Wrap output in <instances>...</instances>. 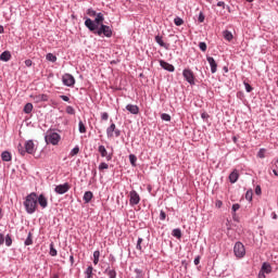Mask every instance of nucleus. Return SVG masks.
<instances>
[{"label": "nucleus", "instance_id": "57", "mask_svg": "<svg viewBox=\"0 0 278 278\" xmlns=\"http://www.w3.org/2000/svg\"><path fill=\"white\" fill-rule=\"evenodd\" d=\"M24 63H25V66H27V67H29V66H31V64H34V62L29 59H27Z\"/></svg>", "mask_w": 278, "mask_h": 278}, {"label": "nucleus", "instance_id": "55", "mask_svg": "<svg viewBox=\"0 0 278 278\" xmlns=\"http://www.w3.org/2000/svg\"><path fill=\"white\" fill-rule=\"evenodd\" d=\"M255 194H257V195L262 194V187L256 186V188H255Z\"/></svg>", "mask_w": 278, "mask_h": 278}, {"label": "nucleus", "instance_id": "32", "mask_svg": "<svg viewBox=\"0 0 278 278\" xmlns=\"http://www.w3.org/2000/svg\"><path fill=\"white\" fill-rule=\"evenodd\" d=\"M174 24L176 25V27H181V25H184V18L176 16L174 18Z\"/></svg>", "mask_w": 278, "mask_h": 278}, {"label": "nucleus", "instance_id": "18", "mask_svg": "<svg viewBox=\"0 0 278 278\" xmlns=\"http://www.w3.org/2000/svg\"><path fill=\"white\" fill-rule=\"evenodd\" d=\"M240 179V174L238 173V169H233L229 175V181L230 184H236Z\"/></svg>", "mask_w": 278, "mask_h": 278}, {"label": "nucleus", "instance_id": "27", "mask_svg": "<svg viewBox=\"0 0 278 278\" xmlns=\"http://www.w3.org/2000/svg\"><path fill=\"white\" fill-rule=\"evenodd\" d=\"M25 247H31L34 244L33 235L28 232L26 240L24 241Z\"/></svg>", "mask_w": 278, "mask_h": 278}, {"label": "nucleus", "instance_id": "14", "mask_svg": "<svg viewBox=\"0 0 278 278\" xmlns=\"http://www.w3.org/2000/svg\"><path fill=\"white\" fill-rule=\"evenodd\" d=\"M160 66L161 68H164V71H167L168 73H175V65L164 61V60H160Z\"/></svg>", "mask_w": 278, "mask_h": 278}, {"label": "nucleus", "instance_id": "61", "mask_svg": "<svg viewBox=\"0 0 278 278\" xmlns=\"http://www.w3.org/2000/svg\"><path fill=\"white\" fill-rule=\"evenodd\" d=\"M217 8H225V2L223 1L217 2Z\"/></svg>", "mask_w": 278, "mask_h": 278}, {"label": "nucleus", "instance_id": "16", "mask_svg": "<svg viewBox=\"0 0 278 278\" xmlns=\"http://www.w3.org/2000/svg\"><path fill=\"white\" fill-rule=\"evenodd\" d=\"M206 62L210 64L211 73H216L218 71V63L212 56H206Z\"/></svg>", "mask_w": 278, "mask_h": 278}, {"label": "nucleus", "instance_id": "58", "mask_svg": "<svg viewBox=\"0 0 278 278\" xmlns=\"http://www.w3.org/2000/svg\"><path fill=\"white\" fill-rule=\"evenodd\" d=\"M201 118H203V121L210 118V115L207 113H201Z\"/></svg>", "mask_w": 278, "mask_h": 278}, {"label": "nucleus", "instance_id": "46", "mask_svg": "<svg viewBox=\"0 0 278 278\" xmlns=\"http://www.w3.org/2000/svg\"><path fill=\"white\" fill-rule=\"evenodd\" d=\"M87 14H88V16L93 17V16H97V11H94L93 9H88Z\"/></svg>", "mask_w": 278, "mask_h": 278}, {"label": "nucleus", "instance_id": "34", "mask_svg": "<svg viewBox=\"0 0 278 278\" xmlns=\"http://www.w3.org/2000/svg\"><path fill=\"white\" fill-rule=\"evenodd\" d=\"M78 131L79 134H86V125H84L83 121H79L78 123Z\"/></svg>", "mask_w": 278, "mask_h": 278}, {"label": "nucleus", "instance_id": "35", "mask_svg": "<svg viewBox=\"0 0 278 278\" xmlns=\"http://www.w3.org/2000/svg\"><path fill=\"white\" fill-rule=\"evenodd\" d=\"M50 255L51 257H55L58 255V250H55V247L53 245V243H50Z\"/></svg>", "mask_w": 278, "mask_h": 278}, {"label": "nucleus", "instance_id": "25", "mask_svg": "<svg viewBox=\"0 0 278 278\" xmlns=\"http://www.w3.org/2000/svg\"><path fill=\"white\" fill-rule=\"evenodd\" d=\"M93 271L94 267H92V265H89L85 270V278H92Z\"/></svg>", "mask_w": 278, "mask_h": 278}, {"label": "nucleus", "instance_id": "19", "mask_svg": "<svg viewBox=\"0 0 278 278\" xmlns=\"http://www.w3.org/2000/svg\"><path fill=\"white\" fill-rule=\"evenodd\" d=\"M261 270L265 273L266 275H270L273 273V266L269 265V263H263Z\"/></svg>", "mask_w": 278, "mask_h": 278}, {"label": "nucleus", "instance_id": "11", "mask_svg": "<svg viewBox=\"0 0 278 278\" xmlns=\"http://www.w3.org/2000/svg\"><path fill=\"white\" fill-rule=\"evenodd\" d=\"M98 152L100 153L101 157H105L106 162H112L113 153H108V149L105 146H99Z\"/></svg>", "mask_w": 278, "mask_h": 278}, {"label": "nucleus", "instance_id": "15", "mask_svg": "<svg viewBox=\"0 0 278 278\" xmlns=\"http://www.w3.org/2000/svg\"><path fill=\"white\" fill-rule=\"evenodd\" d=\"M35 103H42L49 101V96L46 93L30 96Z\"/></svg>", "mask_w": 278, "mask_h": 278}, {"label": "nucleus", "instance_id": "21", "mask_svg": "<svg viewBox=\"0 0 278 278\" xmlns=\"http://www.w3.org/2000/svg\"><path fill=\"white\" fill-rule=\"evenodd\" d=\"M1 160L2 162H12V153L10 151H3L1 153Z\"/></svg>", "mask_w": 278, "mask_h": 278}, {"label": "nucleus", "instance_id": "24", "mask_svg": "<svg viewBox=\"0 0 278 278\" xmlns=\"http://www.w3.org/2000/svg\"><path fill=\"white\" fill-rule=\"evenodd\" d=\"M104 275H108L109 278H116V269H111L110 266L104 270Z\"/></svg>", "mask_w": 278, "mask_h": 278}, {"label": "nucleus", "instance_id": "49", "mask_svg": "<svg viewBox=\"0 0 278 278\" xmlns=\"http://www.w3.org/2000/svg\"><path fill=\"white\" fill-rule=\"evenodd\" d=\"M160 220H166V212L164 211L160 212Z\"/></svg>", "mask_w": 278, "mask_h": 278}, {"label": "nucleus", "instance_id": "8", "mask_svg": "<svg viewBox=\"0 0 278 278\" xmlns=\"http://www.w3.org/2000/svg\"><path fill=\"white\" fill-rule=\"evenodd\" d=\"M233 253L236 257H242L243 255H247V250L244 249V244H242V242H237L233 247Z\"/></svg>", "mask_w": 278, "mask_h": 278}, {"label": "nucleus", "instance_id": "9", "mask_svg": "<svg viewBox=\"0 0 278 278\" xmlns=\"http://www.w3.org/2000/svg\"><path fill=\"white\" fill-rule=\"evenodd\" d=\"M63 86H67V88H73L75 86V77L71 74H64L62 76Z\"/></svg>", "mask_w": 278, "mask_h": 278}, {"label": "nucleus", "instance_id": "51", "mask_svg": "<svg viewBox=\"0 0 278 278\" xmlns=\"http://www.w3.org/2000/svg\"><path fill=\"white\" fill-rule=\"evenodd\" d=\"M193 264H194L195 266H199V264H201V256H197V257L194 258V261H193Z\"/></svg>", "mask_w": 278, "mask_h": 278}, {"label": "nucleus", "instance_id": "52", "mask_svg": "<svg viewBox=\"0 0 278 278\" xmlns=\"http://www.w3.org/2000/svg\"><path fill=\"white\" fill-rule=\"evenodd\" d=\"M238 210H240V204H232V212H238Z\"/></svg>", "mask_w": 278, "mask_h": 278}, {"label": "nucleus", "instance_id": "50", "mask_svg": "<svg viewBox=\"0 0 278 278\" xmlns=\"http://www.w3.org/2000/svg\"><path fill=\"white\" fill-rule=\"evenodd\" d=\"M101 118L102 121H108V118H110V114H108V112L101 113Z\"/></svg>", "mask_w": 278, "mask_h": 278}, {"label": "nucleus", "instance_id": "47", "mask_svg": "<svg viewBox=\"0 0 278 278\" xmlns=\"http://www.w3.org/2000/svg\"><path fill=\"white\" fill-rule=\"evenodd\" d=\"M198 21L199 23H203L205 21V15L203 14V12H200Z\"/></svg>", "mask_w": 278, "mask_h": 278}, {"label": "nucleus", "instance_id": "12", "mask_svg": "<svg viewBox=\"0 0 278 278\" xmlns=\"http://www.w3.org/2000/svg\"><path fill=\"white\" fill-rule=\"evenodd\" d=\"M40 205L41 210H47V207H49V200L47 199V197H45V194H39L37 195V205Z\"/></svg>", "mask_w": 278, "mask_h": 278}, {"label": "nucleus", "instance_id": "2", "mask_svg": "<svg viewBox=\"0 0 278 278\" xmlns=\"http://www.w3.org/2000/svg\"><path fill=\"white\" fill-rule=\"evenodd\" d=\"M105 17L103 16V13H97L94 21H92L89 17H86L85 27H87L89 31H97V29H99V25H103Z\"/></svg>", "mask_w": 278, "mask_h": 278}, {"label": "nucleus", "instance_id": "23", "mask_svg": "<svg viewBox=\"0 0 278 278\" xmlns=\"http://www.w3.org/2000/svg\"><path fill=\"white\" fill-rule=\"evenodd\" d=\"M93 197H94V194L92 193V191H86L84 193L83 201H85V203H90V201H92Z\"/></svg>", "mask_w": 278, "mask_h": 278}, {"label": "nucleus", "instance_id": "36", "mask_svg": "<svg viewBox=\"0 0 278 278\" xmlns=\"http://www.w3.org/2000/svg\"><path fill=\"white\" fill-rule=\"evenodd\" d=\"M65 112L71 116H75V108H73L72 105L66 106Z\"/></svg>", "mask_w": 278, "mask_h": 278}, {"label": "nucleus", "instance_id": "20", "mask_svg": "<svg viewBox=\"0 0 278 278\" xmlns=\"http://www.w3.org/2000/svg\"><path fill=\"white\" fill-rule=\"evenodd\" d=\"M154 40H155L156 45L163 47V49H168V43L164 42V39H162V36L156 35L154 37Z\"/></svg>", "mask_w": 278, "mask_h": 278}, {"label": "nucleus", "instance_id": "13", "mask_svg": "<svg viewBox=\"0 0 278 278\" xmlns=\"http://www.w3.org/2000/svg\"><path fill=\"white\" fill-rule=\"evenodd\" d=\"M70 189L71 187L68 186V182H65L63 185H58L54 188V192H56V194H66V192H68Z\"/></svg>", "mask_w": 278, "mask_h": 278}, {"label": "nucleus", "instance_id": "33", "mask_svg": "<svg viewBox=\"0 0 278 278\" xmlns=\"http://www.w3.org/2000/svg\"><path fill=\"white\" fill-rule=\"evenodd\" d=\"M257 157H260V160H264V157H266V149L265 148H261L258 150Z\"/></svg>", "mask_w": 278, "mask_h": 278}, {"label": "nucleus", "instance_id": "41", "mask_svg": "<svg viewBox=\"0 0 278 278\" xmlns=\"http://www.w3.org/2000/svg\"><path fill=\"white\" fill-rule=\"evenodd\" d=\"M161 118L166 123H170V115L168 113L161 114Z\"/></svg>", "mask_w": 278, "mask_h": 278}, {"label": "nucleus", "instance_id": "39", "mask_svg": "<svg viewBox=\"0 0 278 278\" xmlns=\"http://www.w3.org/2000/svg\"><path fill=\"white\" fill-rule=\"evenodd\" d=\"M5 247H12V237L7 235L4 238Z\"/></svg>", "mask_w": 278, "mask_h": 278}, {"label": "nucleus", "instance_id": "10", "mask_svg": "<svg viewBox=\"0 0 278 278\" xmlns=\"http://www.w3.org/2000/svg\"><path fill=\"white\" fill-rule=\"evenodd\" d=\"M140 203V194L136 190H131L129 192V205L134 207V205H138Z\"/></svg>", "mask_w": 278, "mask_h": 278}, {"label": "nucleus", "instance_id": "64", "mask_svg": "<svg viewBox=\"0 0 278 278\" xmlns=\"http://www.w3.org/2000/svg\"><path fill=\"white\" fill-rule=\"evenodd\" d=\"M50 278H60V275L53 274Z\"/></svg>", "mask_w": 278, "mask_h": 278}, {"label": "nucleus", "instance_id": "45", "mask_svg": "<svg viewBox=\"0 0 278 278\" xmlns=\"http://www.w3.org/2000/svg\"><path fill=\"white\" fill-rule=\"evenodd\" d=\"M243 85L247 92H253V87L249 83L244 81Z\"/></svg>", "mask_w": 278, "mask_h": 278}, {"label": "nucleus", "instance_id": "44", "mask_svg": "<svg viewBox=\"0 0 278 278\" xmlns=\"http://www.w3.org/2000/svg\"><path fill=\"white\" fill-rule=\"evenodd\" d=\"M199 49L203 52L207 51V43H205V41H201L199 43Z\"/></svg>", "mask_w": 278, "mask_h": 278}, {"label": "nucleus", "instance_id": "37", "mask_svg": "<svg viewBox=\"0 0 278 278\" xmlns=\"http://www.w3.org/2000/svg\"><path fill=\"white\" fill-rule=\"evenodd\" d=\"M129 162L131 166H136V162H138V157L135 154H129Z\"/></svg>", "mask_w": 278, "mask_h": 278}, {"label": "nucleus", "instance_id": "59", "mask_svg": "<svg viewBox=\"0 0 278 278\" xmlns=\"http://www.w3.org/2000/svg\"><path fill=\"white\" fill-rule=\"evenodd\" d=\"M258 278H266V274L262 269L258 273Z\"/></svg>", "mask_w": 278, "mask_h": 278}, {"label": "nucleus", "instance_id": "31", "mask_svg": "<svg viewBox=\"0 0 278 278\" xmlns=\"http://www.w3.org/2000/svg\"><path fill=\"white\" fill-rule=\"evenodd\" d=\"M142 242H144V239L139 237L138 240H137L136 249H137V251H140L141 253L143 252V250H142Z\"/></svg>", "mask_w": 278, "mask_h": 278}, {"label": "nucleus", "instance_id": "53", "mask_svg": "<svg viewBox=\"0 0 278 278\" xmlns=\"http://www.w3.org/2000/svg\"><path fill=\"white\" fill-rule=\"evenodd\" d=\"M60 99H62V101H65L66 103L71 101V98H68V96H60Z\"/></svg>", "mask_w": 278, "mask_h": 278}, {"label": "nucleus", "instance_id": "60", "mask_svg": "<svg viewBox=\"0 0 278 278\" xmlns=\"http://www.w3.org/2000/svg\"><path fill=\"white\" fill-rule=\"evenodd\" d=\"M70 262H71V266H73L75 264V256L70 255Z\"/></svg>", "mask_w": 278, "mask_h": 278}, {"label": "nucleus", "instance_id": "4", "mask_svg": "<svg viewBox=\"0 0 278 278\" xmlns=\"http://www.w3.org/2000/svg\"><path fill=\"white\" fill-rule=\"evenodd\" d=\"M61 138L62 137H60V134L53 130H48L45 136V141L47 144H53V147H55V144H59Z\"/></svg>", "mask_w": 278, "mask_h": 278}, {"label": "nucleus", "instance_id": "56", "mask_svg": "<svg viewBox=\"0 0 278 278\" xmlns=\"http://www.w3.org/2000/svg\"><path fill=\"white\" fill-rule=\"evenodd\" d=\"M215 206L218 207V208L223 207V201L217 200V201L215 202Z\"/></svg>", "mask_w": 278, "mask_h": 278}, {"label": "nucleus", "instance_id": "62", "mask_svg": "<svg viewBox=\"0 0 278 278\" xmlns=\"http://www.w3.org/2000/svg\"><path fill=\"white\" fill-rule=\"evenodd\" d=\"M273 173L275 175V177H278V172H277V167L275 166V168L273 169Z\"/></svg>", "mask_w": 278, "mask_h": 278}, {"label": "nucleus", "instance_id": "54", "mask_svg": "<svg viewBox=\"0 0 278 278\" xmlns=\"http://www.w3.org/2000/svg\"><path fill=\"white\" fill-rule=\"evenodd\" d=\"M5 242V237L0 232V247Z\"/></svg>", "mask_w": 278, "mask_h": 278}, {"label": "nucleus", "instance_id": "48", "mask_svg": "<svg viewBox=\"0 0 278 278\" xmlns=\"http://www.w3.org/2000/svg\"><path fill=\"white\" fill-rule=\"evenodd\" d=\"M99 257H101V252L99 250H96L93 252V260H99Z\"/></svg>", "mask_w": 278, "mask_h": 278}, {"label": "nucleus", "instance_id": "26", "mask_svg": "<svg viewBox=\"0 0 278 278\" xmlns=\"http://www.w3.org/2000/svg\"><path fill=\"white\" fill-rule=\"evenodd\" d=\"M223 36H224L225 40H227L228 42H231L233 40V34H231V31H229V30H225L223 33Z\"/></svg>", "mask_w": 278, "mask_h": 278}, {"label": "nucleus", "instance_id": "30", "mask_svg": "<svg viewBox=\"0 0 278 278\" xmlns=\"http://www.w3.org/2000/svg\"><path fill=\"white\" fill-rule=\"evenodd\" d=\"M172 236H173L174 238H177L178 240L181 239V229H179V228L174 229V230L172 231Z\"/></svg>", "mask_w": 278, "mask_h": 278}, {"label": "nucleus", "instance_id": "1", "mask_svg": "<svg viewBox=\"0 0 278 278\" xmlns=\"http://www.w3.org/2000/svg\"><path fill=\"white\" fill-rule=\"evenodd\" d=\"M24 207L26 210V214H36V210H38V193L31 192L26 195Z\"/></svg>", "mask_w": 278, "mask_h": 278}, {"label": "nucleus", "instance_id": "28", "mask_svg": "<svg viewBox=\"0 0 278 278\" xmlns=\"http://www.w3.org/2000/svg\"><path fill=\"white\" fill-rule=\"evenodd\" d=\"M34 111V104L31 103H26L24 106V113L25 114H31V112Z\"/></svg>", "mask_w": 278, "mask_h": 278}, {"label": "nucleus", "instance_id": "22", "mask_svg": "<svg viewBox=\"0 0 278 278\" xmlns=\"http://www.w3.org/2000/svg\"><path fill=\"white\" fill-rule=\"evenodd\" d=\"M11 59H12V54L10 53V51H4L0 54V60L2 62H10Z\"/></svg>", "mask_w": 278, "mask_h": 278}, {"label": "nucleus", "instance_id": "40", "mask_svg": "<svg viewBox=\"0 0 278 278\" xmlns=\"http://www.w3.org/2000/svg\"><path fill=\"white\" fill-rule=\"evenodd\" d=\"M99 170H108V168H110V165H108V163L102 162L99 164L98 166Z\"/></svg>", "mask_w": 278, "mask_h": 278}, {"label": "nucleus", "instance_id": "5", "mask_svg": "<svg viewBox=\"0 0 278 278\" xmlns=\"http://www.w3.org/2000/svg\"><path fill=\"white\" fill-rule=\"evenodd\" d=\"M97 36H104L105 38H112L113 30L110 26L101 24L100 27L94 31Z\"/></svg>", "mask_w": 278, "mask_h": 278}, {"label": "nucleus", "instance_id": "43", "mask_svg": "<svg viewBox=\"0 0 278 278\" xmlns=\"http://www.w3.org/2000/svg\"><path fill=\"white\" fill-rule=\"evenodd\" d=\"M247 201H253V190H248L245 193Z\"/></svg>", "mask_w": 278, "mask_h": 278}, {"label": "nucleus", "instance_id": "6", "mask_svg": "<svg viewBox=\"0 0 278 278\" xmlns=\"http://www.w3.org/2000/svg\"><path fill=\"white\" fill-rule=\"evenodd\" d=\"M119 138L121 136V129L116 128V124L112 123L108 128H106V136L108 138Z\"/></svg>", "mask_w": 278, "mask_h": 278}, {"label": "nucleus", "instance_id": "7", "mask_svg": "<svg viewBox=\"0 0 278 278\" xmlns=\"http://www.w3.org/2000/svg\"><path fill=\"white\" fill-rule=\"evenodd\" d=\"M182 76L190 86H194V72H192V70L185 68L182 71Z\"/></svg>", "mask_w": 278, "mask_h": 278}, {"label": "nucleus", "instance_id": "63", "mask_svg": "<svg viewBox=\"0 0 278 278\" xmlns=\"http://www.w3.org/2000/svg\"><path fill=\"white\" fill-rule=\"evenodd\" d=\"M271 164L277 168L278 167V159L276 161H273Z\"/></svg>", "mask_w": 278, "mask_h": 278}, {"label": "nucleus", "instance_id": "3", "mask_svg": "<svg viewBox=\"0 0 278 278\" xmlns=\"http://www.w3.org/2000/svg\"><path fill=\"white\" fill-rule=\"evenodd\" d=\"M17 151L20 155L25 156L26 153L28 155H34L36 153V143H34V140H27L23 147V144L18 143Z\"/></svg>", "mask_w": 278, "mask_h": 278}, {"label": "nucleus", "instance_id": "17", "mask_svg": "<svg viewBox=\"0 0 278 278\" xmlns=\"http://www.w3.org/2000/svg\"><path fill=\"white\" fill-rule=\"evenodd\" d=\"M126 110L130 114H135V115L140 114V108H138V105H136V104H127Z\"/></svg>", "mask_w": 278, "mask_h": 278}, {"label": "nucleus", "instance_id": "38", "mask_svg": "<svg viewBox=\"0 0 278 278\" xmlns=\"http://www.w3.org/2000/svg\"><path fill=\"white\" fill-rule=\"evenodd\" d=\"M79 153V146H76L74 149L71 150L70 155L71 157H75Z\"/></svg>", "mask_w": 278, "mask_h": 278}, {"label": "nucleus", "instance_id": "42", "mask_svg": "<svg viewBox=\"0 0 278 278\" xmlns=\"http://www.w3.org/2000/svg\"><path fill=\"white\" fill-rule=\"evenodd\" d=\"M136 278H143L144 274L142 273V269L136 268L135 269Z\"/></svg>", "mask_w": 278, "mask_h": 278}, {"label": "nucleus", "instance_id": "29", "mask_svg": "<svg viewBox=\"0 0 278 278\" xmlns=\"http://www.w3.org/2000/svg\"><path fill=\"white\" fill-rule=\"evenodd\" d=\"M46 60H47L48 62L55 63V62H58V56H55L53 53H48V54L46 55Z\"/></svg>", "mask_w": 278, "mask_h": 278}]
</instances>
